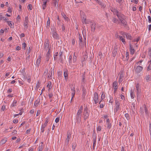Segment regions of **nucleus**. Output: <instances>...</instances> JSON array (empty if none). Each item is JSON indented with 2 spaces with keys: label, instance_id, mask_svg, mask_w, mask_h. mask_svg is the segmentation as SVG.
Listing matches in <instances>:
<instances>
[{
  "label": "nucleus",
  "instance_id": "obj_1",
  "mask_svg": "<svg viewBox=\"0 0 151 151\" xmlns=\"http://www.w3.org/2000/svg\"><path fill=\"white\" fill-rule=\"evenodd\" d=\"M90 113V111L88 109L87 106H86L84 109L83 112V115L84 120H86L89 118Z\"/></svg>",
  "mask_w": 151,
  "mask_h": 151
},
{
  "label": "nucleus",
  "instance_id": "obj_2",
  "mask_svg": "<svg viewBox=\"0 0 151 151\" xmlns=\"http://www.w3.org/2000/svg\"><path fill=\"white\" fill-rule=\"evenodd\" d=\"M51 30L53 37L56 40H59V36L55 31V28L52 29L51 28Z\"/></svg>",
  "mask_w": 151,
  "mask_h": 151
},
{
  "label": "nucleus",
  "instance_id": "obj_3",
  "mask_svg": "<svg viewBox=\"0 0 151 151\" xmlns=\"http://www.w3.org/2000/svg\"><path fill=\"white\" fill-rule=\"evenodd\" d=\"M81 115L82 112L78 111L76 116V120L78 123H80L81 122Z\"/></svg>",
  "mask_w": 151,
  "mask_h": 151
},
{
  "label": "nucleus",
  "instance_id": "obj_4",
  "mask_svg": "<svg viewBox=\"0 0 151 151\" xmlns=\"http://www.w3.org/2000/svg\"><path fill=\"white\" fill-rule=\"evenodd\" d=\"M116 15L117 17L119 20H121V19H125V16L119 12H117V14H116Z\"/></svg>",
  "mask_w": 151,
  "mask_h": 151
},
{
  "label": "nucleus",
  "instance_id": "obj_5",
  "mask_svg": "<svg viewBox=\"0 0 151 151\" xmlns=\"http://www.w3.org/2000/svg\"><path fill=\"white\" fill-rule=\"evenodd\" d=\"M94 96L93 99L96 104L97 103L99 102V96L98 94L96 92L94 93Z\"/></svg>",
  "mask_w": 151,
  "mask_h": 151
},
{
  "label": "nucleus",
  "instance_id": "obj_6",
  "mask_svg": "<svg viewBox=\"0 0 151 151\" xmlns=\"http://www.w3.org/2000/svg\"><path fill=\"white\" fill-rule=\"evenodd\" d=\"M120 105V103L119 101L117 100H115V106L116 107L114 109V112H116L119 109V106Z\"/></svg>",
  "mask_w": 151,
  "mask_h": 151
},
{
  "label": "nucleus",
  "instance_id": "obj_7",
  "mask_svg": "<svg viewBox=\"0 0 151 151\" xmlns=\"http://www.w3.org/2000/svg\"><path fill=\"white\" fill-rule=\"evenodd\" d=\"M28 17L27 16L25 18L24 26L26 29L27 28L28 25Z\"/></svg>",
  "mask_w": 151,
  "mask_h": 151
},
{
  "label": "nucleus",
  "instance_id": "obj_8",
  "mask_svg": "<svg viewBox=\"0 0 151 151\" xmlns=\"http://www.w3.org/2000/svg\"><path fill=\"white\" fill-rule=\"evenodd\" d=\"M117 46H115L114 50H113L112 51V56L114 57H115L117 53Z\"/></svg>",
  "mask_w": 151,
  "mask_h": 151
},
{
  "label": "nucleus",
  "instance_id": "obj_9",
  "mask_svg": "<svg viewBox=\"0 0 151 151\" xmlns=\"http://www.w3.org/2000/svg\"><path fill=\"white\" fill-rule=\"evenodd\" d=\"M143 68L140 65L137 66L135 70V72L136 73H139L143 69Z\"/></svg>",
  "mask_w": 151,
  "mask_h": 151
},
{
  "label": "nucleus",
  "instance_id": "obj_10",
  "mask_svg": "<svg viewBox=\"0 0 151 151\" xmlns=\"http://www.w3.org/2000/svg\"><path fill=\"white\" fill-rule=\"evenodd\" d=\"M93 22L92 21L90 20L89 19H84L82 20V23L83 24H91V23Z\"/></svg>",
  "mask_w": 151,
  "mask_h": 151
},
{
  "label": "nucleus",
  "instance_id": "obj_11",
  "mask_svg": "<svg viewBox=\"0 0 151 151\" xmlns=\"http://www.w3.org/2000/svg\"><path fill=\"white\" fill-rule=\"evenodd\" d=\"M54 67L53 68L52 67H51L50 70L49 72V76L48 75V78H52V75H54Z\"/></svg>",
  "mask_w": 151,
  "mask_h": 151
},
{
  "label": "nucleus",
  "instance_id": "obj_12",
  "mask_svg": "<svg viewBox=\"0 0 151 151\" xmlns=\"http://www.w3.org/2000/svg\"><path fill=\"white\" fill-rule=\"evenodd\" d=\"M125 36L127 39L129 40H130L133 39L131 35L129 33H124V36Z\"/></svg>",
  "mask_w": 151,
  "mask_h": 151
},
{
  "label": "nucleus",
  "instance_id": "obj_13",
  "mask_svg": "<svg viewBox=\"0 0 151 151\" xmlns=\"http://www.w3.org/2000/svg\"><path fill=\"white\" fill-rule=\"evenodd\" d=\"M90 25L91 31L94 32L95 30V28L96 27V23L93 21Z\"/></svg>",
  "mask_w": 151,
  "mask_h": 151
},
{
  "label": "nucleus",
  "instance_id": "obj_14",
  "mask_svg": "<svg viewBox=\"0 0 151 151\" xmlns=\"http://www.w3.org/2000/svg\"><path fill=\"white\" fill-rule=\"evenodd\" d=\"M136 88L137 90V94L139 95L141 92V90L140 89V87L139 84V83H137L136 86Z\"/></svg>",
  "mask_w": 151,
  "mask_h": 151
},
{
  "label": "nucleus",
  "instance_id": "obj_15",
  "mask_svg": "<svg viewBox=\"0 0 151 151\" xmlns=\"http://www.w3.org/2000/svg\"><path fill=\"white\" fill-rule=\"evenodd\" d=\"M42 1V7L43 10H45L46 9V5H47V0H41Z\"/></svg>",
  "mask_w": 151,
  "mask_h": 151
},
{
  "label": "nucleus",
  "instance_id": "obj_16",
  "mask_svg": "<svg viewBox=\"0 0 151 151\" xmlns=\"http://www.w3.org/2000/svg\"><path fill=\"white\" fill-rule=\"evenodd\" d=\"M82 98L83 99H84L85 96L86 94V89H82Z\"/></svg>",
  "mask_w": 151,
  "mask_h": 151
},
{
  "label": "nucleus",
  "instance_id": "obj_17",
  "mask_svg": "<svg viewBox=\"0 0 151 151\" xmlns=\"http://www.w3.org/2000/svg\"><path fill=\"white\" fill-rule=\"evenodd\" d=\"M145 79L146 80V81L147 82H149L151 81V74L147 75L145 77Z\"/></svg>",
  "mask_w": 151,
  "mask_h": 151
},
{
  "label": "nucleus",
  "instance_id": "obj_18",
  "mask_svg": "<svg viewBox=\"0 0 151 151\" xmlns=\"http://www.w3.org/2000/svg\"><path fill=\"white\" fill-rule=\"evenodd\" d=\"M129 51L131 54L132 55L135 52V50L134 49L131 44H129Z\"/></svg>",
  "mask_w": 151,
  "mask_h": 151
},
{
  "label": "nucleus",
  "instance_id": "obj_19",
  "mask_svg": "<svg viewBox=\"0 0 151 151\" xmlns=\"http://www.w3.org/2000/svg\"><path fill=\"white\" fill-rule=\"evenodd\" d=\"M47 124V120H46L45 122L44 123V124H42V125L41 128V130L42 131V132H44V129L46 127Z\"/></svg>",
  "mask_w": 151,
  "mask_h": 151
},
{
  "label": "nucleus",
  "instance_id": "obj_20",
  "mask_svg": "<svg viewBox=\"0 0 151 151\" xmlns=\"http://www.w3.org/2000/svg\"><path fill=\"white\" fill-rule=\"evenodd\" d=\"M85 72H84L83 73L82 76L81 83H86V80L85 79Z\"/></svg>",
  "mask_w": 151,
  "mask_h": 151
},
{
  "label": "nucleus",
  "instance_id": "obj_21",
  "mask_svg": "<svg viewBox=\"0 0 151 151\" xmlns=\"http://www.w3.org/2000/svg\"><path fill=\"white\" fill-rule=\"evenodd\" d=\"M64 76L65 77V79L67 80L68 78V71L67 70H64Z\"/></svg>",
  "mask_w": 151,
  "mask_h": 151
},
{
  "label": "nucleus",
  "instance_id": "obj_22",
  "mask_svg": "<svg viewBox=\"0 0 151 151\" xmlns=\"http://www.w3.org/2000/svg\"><path fill=\"white\" fill-rule=\"evenodd\" d=\"M125 19H121L120 21L121 23L123 25V26L124 27H126L127 25V23L126 21L125 20Z\"/></svg>",
  "mask_w": 151,
  "mask_h": 151
},
{
  "label": "nucleus",
  "instance_id": "obj_23",
  "mask_svg": "<svg viewBox=\"0 0 151 151\" xmlns=\"http://www.w3.org/2000/svg\"><path fill=\"white\" fill-rule=\"evenodd\" d=\"M41 57L40 56L38 58L36 62V65L38 66L39 65V64H40V61L41 60Z\"/></svg>",
  "mask_w": 151,
  "mask_h": 151
},
{
  "label": "nucleus",
  "instance_id": "obj_24",
  "mask_svg": "<svg viewBox=\"0 0 151 151\" xmlns=\"http://www.w3.org/2000/svg\"><path fill=\"white\" fill-rule=\"evenodd\" d=\"M8 24V25L11 28H14V24L13 23H12L11 21H7Z\"/></svg>",
  "mask_w": 151,
  "mask_h": 151
},
{
  "label": "nucleus",
  "instance_id": "obj_25",
  "mask_svg": "<svg viewBox=\"0 0 151 151\" xmlns=\"http://www.w3.org/2000/svg\"><path fill=\"white\" fill-rule=\"evenodd\" d=\"M81 17L82 19V20L83 19H86V16L84 14L83 12H82L81 13Z\"/></svg>",
  "mask_w": 151,
  "mask_h": 151
},
{
  "label": "nucleus",
  "instance_id": "obj_26",
  "mask_svg": "<svg viewBox=\"0 0 151 151\" xmlns=\"http://www.w3.org/2000/svg\"><path fill=\"white\" fill-rule=\"evenodd\" d=\"M63 54V52L60 51L59 52V59L60 60L61 62L62 63H63L62 61H63V59L62 58V55Z\"/></svg>",
  "mask_w": 151,
  "mask_h": 151
},
{
  "label": "nucleus",
  "instance_id": "obj_27",
  "mask_svg": "<svg viewBox=\"0 0 151 151\" xmlns=\"http://www.w3.org/2000/svg\"><path fill=\"white\" fill-rule=\"evenodd\" d=\"M123 76L122 74L120 75L119 80V83H120L123 81Z\"/></svg>",
  "mask_w": 151,
  "mask_h": 151
},
{
  "label": "nucleus",
  "instance_id": "obj_28",
  "mask_svg": "<svg viewBox=\"0 0 151 151\" xmlns=\"http://www.w3.org/2000/svg\"><path fill=\"white\" fill-rule=\"evenodd\" d=\"M117 84V81H115L113 83L112 86L114 87V88H118Z\"/></svg>",
  "mask_w": 151,
  "mask_h": 151
},
{
  "label": "nucleus",
  "instance_id": "obj_29",
  "mask_svg": "<svg viewBox=\"0 0 151 151\" xmlns=\"http://www.w3.org/2000/svg\"><path fill=\"white\" fill-rule=\"evenodd\" d=\"M79 40L80 45H81V44H82L83 42V39L81 35L79 34Z\"/></svg>",
  "mask_w": 151,
  "mask_h": 151
},
{
  "label": "nucleus",
  "instance_id": "obj_30",
  "mask_svg": "<svg viewBox=\"0 0 151 151\" xmlns=\"http://www.w3.org/2000/svg\"><path fill=\"white\" fill-rule=\"evenodd\" d=\"M71 90L72 91V95L73 96V97L74 96V95L75 94V88L74 87H71ZM73 97H72V99Z\"/></svg>",
  "mask_w": 151,
  "mask_h": 151
},
{
  "label": "nucleus",
  "instance_id": "obj_31",
  "mask_svg": "<svg viewBox=\"0 0 151 151\" xmlns=\"http://www.w3.org/2000/svg\"><path fill=\"white\" fill-rule=\"evenodd\" d=\"M111 11L114 13H115L116 15L117 14V12H119L115 8H112V9H111Z\"/></svg>",
  "mask_w": 151,
  "mask_h": 151
},
{
  "label": "nucleus",
  "instance_id": "obj_32",
  "mask_svg": "<svg viewBox=\"0 0 151 151\" xmlns=\"http://www.w3.org/2000/svg\"><path fill=\"white\" fill-rule=\"evenodd\" d=\"M144 111L146 114H148V109L146 107V106L145 104L144 105Z\"/></svg>",
  "mask_w": 151,
  "mask_h": 151
},
{
  "label": "nucleus",
  "instance_id": "obj_33",
  "mask_svg": "<svg viewBox=\"0 0 151 151\" xmlns=\"http://www.w3.org/2000/svg\"><path fill=\"white\" fill-rule=\"evenodd\" d=\"M52 84L51 82L50 81H49L48 82V88H49V89H50L52 88Z\"/></svg>",
  "mask_w": 151,
  "mask_h": 151
},
{
  "label": "nucleus",
  "instance_id": "obj_34",
  "mask_svg": "<svg viewBox=\"0 0 151 151\" xmlns=\"http://www.w3.org/2000/svg\"><path fill=\"white\" fill-rule=\"evenodd\" d=\"M17 102V101L14 100V101L13 103L11 105V107H12L16 106V104Z\"/></svg>",
  "mask_w": 151,
  "mask_h": 151
},
{
  "label": "nucleus",
  "instance_id": "obj_35",
  "mask_svg": "<svg viewBox=\"0 0 151 151\" xmlns=\"http://www.w3.org/2000/svg\"><path fill=\"white\" fill-rule=\"evenodd\" d=\"M92 138H93V141H96V136L95 132H93L92 134Z\"/></svg>",
  "mask_w": 151,
  "mask_h": 151
},
{
  "label": "nucleus",
  "instance_id": "obj_36",
  "mask_svg": "<svg viewBox=\"0 0 151 151\" xmlns=\"http://www.w3.org/2000/svg\"><path fill=\"white\" fill-rule=\"evenodd\" d=\"M105 98V95L104 92H102V93L101 96V100H103Z\"/></svg>",
  "mask_w": 151,
  "mask_h": 151
},
{
  "label": "nucleus",
  "instance_id": "obj_37",
  "mask_svg": "<svg viewBox=\"0 0 151 151\" xmlns=\"http://www.w3.org/2000/svg\"><path fill=\"white\" fill-rule=\"evenodd\" d=\"M69 65H70L72 63V56L71 55H70L69 56Z\"/></svg>",
  "mask_w": 151,
  "mask_h": 151
},
{
  "label": "nucleus",
  "instance_id": "obj_38",
  "mask_svg": "<svg viewBox=\"0 0 151 151\" xmlns=\"http://www.w3.org/2000/svg\"><path fill=\"white\" fill-rule=\"evenodd\" d=\"M6 141H7L6 139H2L0 142V145L1 144V145H2V144L5 143L6 142Z\"/></svg>",
  "mask_w": 151,
  "mask_h": 151
},
{
  "label": "nucleus",
  "instance_id": "obj_39",
  "mask_svg": "<svg viewBox=\"0 0 151 151\" xmlns=\"http://www.w3.org/2000/svg\"><path fill=\"white\" fill-rule=\"evenodd\" d=\"M77 59V57L75 55V52H74V54H73V62L74 63L75 62L76 60Z\"/></svg>",
  "mask_w": 151,
  "mask_h": 151
},
{
  "label": "nucleus",
  "instance_id": "obj_40",
  "mask_svg": "<svg viewBox=\"0 0 151 151\" xmlns=\"http://www.w3.org/2000/svg\"><path fill=\"white\" fill-rule=\"evenodd\" d=\"M131 109L133 111L135 109V104L134 103L132 104H131Z\"/></svg>",
  "mask_w": 151,
  "mask_h": 151
},
{
  "label": "nucleus",
  "instance_id": "obj_41",
  "mask_svg": "<svg viewBox=\"0 0 151 151\" xmlns=\"http://www.w3.org/2000/svg\"><path fill=\"white\" fill-rule=\"evenodd\" d=\"M48 48H49L48 50V58L50 57V52H51V51H50V48L49 47V46L48 47Z\"/></svg>",
  "mask_w": 151,
  "mask_h": 151
},
{
  "label": "nucleus",
  "instance_id": "obj_42",
  "mask_svg": "<svg viewBox=\"0 0 151 151\" xmlns=\"http://www.w3.org/2000/svg\"><path fill=\"white\" fill-rule=\"evenodd\" d=\"M125 116L126 117L127 120H129L130 118L129 116V115L128 113H126L125 114Z\"/></svg>",
  "mask_w": 151,
  "mask_h": 151
},
{
  "label": "nucleus",
  "instance_id": "obj_43",
  "mask_svg": "<svg viewBox=\"0 0 151 151\" xmlns=\"http://www.w3.org/2000/svg\"><path fill=\"white\" fill-rule=\"evenodd\" d=\"M69 140L66 139L65 140V145L66 146H67L69 143Z\"/></svg>",
  "mask_w": 151,
  "mask_h": 151
},
{
  "label": "nucleus",
  "instance_id": "obj_44",
  "mask_svg": "<svg viewBox=\"0 0 151 151\" xmlns=\"http://www.w3.org/2000/svg\"><path fill=\"white\" fill-rule=\"evenodd\" d=\"M106 125H107V129H110V128H111V124L110 123H107L106 124Z\"/></svg>",
  "mask_w": 151,
  "mask_h": 151
},
{
  "label": "nucleus",
  "instance_id": "obj_45",
  "mask_svg": "<svg viewBox=\"0 0 151 151\" xmlns=\"http://www.w3.org/2000/svg\"><path fill=\"white\" fill-rule=\"evenodd\" d=\"M22 49L25 50V48L26 46V44L25 42H23L22 44Z\"/></svg>",
  "mask_w": 151,
  "mask_h": 151
},
{
  "label": "nucleus",
  "instance_id": "obj_46",
  "mask_svg": "<svg viewBox=\"0 0 151 151\" xmlns=\"http://www.w3.org/2000/svg\"><path fill=\"white\" fill-rule=\"evenodd\" d=\"M28 9L30 10H32V6L31 4H29L28 6Z\"/></svg>",
  "mask_w": 151,
  "mask_h": 151
},
{
  "label": "nucleus",
  "instance_id": "obj_47",
  "mask_svg": "<svg viewBox=\"0 0 151 151\" xmlns=\"http://www.w3.org/2000/svg\"><path fill=\"white\" fill-rule=\"evenodd\" d=\"M40 86V83L39 81H38L37 83L36 88L37 90L39 87Z\"/></svg>",
  "mask_w": 151,
  "mask_h": 151
},
{
  "label": "nucleus",
  "instance_id": "obj_48",
  "mask_svg": "<svg viewBox=\"0 0 151 151\" xmlns=\"http://www.w3.org/2000/svg\"><path fill=\"white\" fill-rule=\"evenodd\" d=\"M83 109V106H81L80 108H79V109L78 110V111H79V112H82Z\"/></svg>",
  "mask_w": 151,
  "mask_h": 151
},
{
  "label": "nucleus",
  "instance_id": "obj_49",
  "mask_svg": "<svg viewBox=\"0 0 151 151\" xmlns=\"http://www.w3.org/2000/svg\"><path fill=\"white\" fill-rule=\"evenodd\" d=\"M86 83H81V88L82 89H85V86Z\"/></svg>",
  "mask_w": 151,
  "mask_h": 151
},
{
  "label": "nucleus",
  "instance_id": "obj_50",
  "mask_svg": "<svg viewBox=\"0 0 151 151\" xmlns=\"http://www.w3.org/2000/svg\"><path fill=\"white\" fill-rule=\"evenodd\" d=\"M47 44V42H45V47H44V50L45 51H46L47 50V49L46 47Z\"/></svg>",
  "mask_w": 151,
  "mask_h": 151
},
{
  "label": "nucleus",
  "instance_id": "obj_51",
  "mask_svg": "<svg viewBox=\"0 0 151 151\" xmlns=\"http://www.w3.org/2000/svg\"><path fill=\"white\" fill-rule=\"evenodd\" d=\"M109 97L110 98V100L109 101V102L110 103H111V104H112L113 103V98L111 97V96H109Z\"/></svg>",
  "mask_w": 151,
  "mask_h": 151
},
{
  "label": "nucleus",
  "instance_id": "obj_52",
  "mask_svg": "<svg viewBox=\"0 0 151 151\" xmlns=\"http://www.w3.org/2000/svg\"><path fill=\"white\" fill-rule=\"evenodd\" d=\"M126 59H127V60H128L129 58V53L128 52H126Z\"/></svg>",
  "mask_w": 151,
  "mask_h": 151
},
{
  "label": "nucleus",
  "instance_id": "obj_53",
  "mask_svg": "<svg viewBox=\"0 0 151 151\" xmlns=\"http://www.w3.org/2000/svg\"><path fill=\"white\" fill-rule=\"evenodd\" d=\"M130 95L132 99L134 98V97L135 96V95L132 92H131L130 93Z\"/></svg>",
  "mask_w": 151,
  "mask_h": 151
},
{
  "label": "nucleus",
  "instance_id": "obj_54",
  "mask_svg": "<svg viewBox=\"0 0 151 151\" xmlns=\"http://www.w3.org/2000/svg\"><path fill=\"white\" fill-rule=\"evenodd\" d=\"M52 2L53 3L55 6H56L57 4H58V2H57V0H53ZM57 5H58V4H57Z\"/></svg>",
  "mask_w": 151,
  "mask_h": 151
},
{
  "label": "nucleus",
  "instance_id": "obj_55",
  "mask_svg": "<svg viewBox=\"0 0 151 151\" xmlns=\"http://www.w3.org/2000/svg\"><path fill=\"white\" fill-rule=\"evenodd\" d=\"M58 78H59L61 77V76H62V72H61L60 71L58 72Z\"/></svg>",
  "mask_w": 151,
  "mask_h": 151
},
{
  "label": "nucleus",
  "instance_id": "obj_56",
  "mask_svg": "<svg viewBox=\"0 0 151 151\" xmlns=\"http://www.w3.org/2000/svg\"><path fill=\"white\" fill-rule=\"evenodd\" d=\"M151 70V65L150 64L149 65V66H148L147 70V71L150 70Z\"/></svg>",
  "mask_w": 151,
  "mask_h": 151
},
{
  "label": "nucleus",
  "instance_id": "obj_57",
  "mask_svg": "<svg viewBox=\"0 0 151 151\" xmlns=\"http://www.w3.org/2000/svg\"><path fill=\"white\" fill-rule=\"evenodd\" d=\"M148 22L149 23H150L151 22V17L150 16H148Z\"/></svg>",
  "mask_w": 151,
  "mask_h": 151
},
{
  "label": "nucleus",
  "instance_id": "obj_58",
  "mask_svg": "<svg viewBox=\"0 0 151 151\" xmlns=\"http://www.w3.org/2000/svg\"><path fill=\"white\" fill-rule=\"evenodd\" d=\"M72 144V149L73 150H74L76 147V145L75 144Z\"/></svg>",
  "mask_w": 151,
  "mask_h": 151
},
{
  "label": "nucleus",
  "instance_id": "obj_59",
  "mask_svg": "<svg viewBox=\"0 0 151 151\" xmlns=\"http://www.w3.org/2000/svg\"><path fill=\"white\" fill-rule=\"evenodd\" d=\"M67 136V138L66 139L69 140V139H70V133H68Z\"/></svg>",
  "mask_w": 151,
  "mask_h": 151
},
{
  "label": "nucleus",
  "instance_id": "obj_60",
  "mask_svg": "<svg viewBox=\"0 0 151 151\" xmlns=\"http://www.w3.org/2000/svg\"><path fill=\"white\" fill-rule=\"evenodd\" d=\"M118 21V20L116 18H114L113 20V21L115 23H116Z\"/></svg>",
  "mask_w": 151,
  "mask_h": 151
},
{
  "label": "nucleus",
  "instance_id": "obj_61",
  "mask_svg": "<svg viewBox=\"0 0 151 151\" xmlns=\"http://www.w3.org/2000/svg\"><path fill=\"white\" fill-rule=\"evenodd\" d=\"M60 120V118L59 117H57L55 119V122L56 123H58L59 122Z\"/></svg>",
  "mask_w": 151,
  "mask_h": 151
},
{
  "label": "nucleus",
  "instance_id": "obj_62",
  "mask_svg": "<svg viewBox=\"0 0 151 151\" xmlns=\"http://www.w3.org/2000/svg\"><path fill=\"white\" fill-rule=\"evenodd\" d=\"M21 49V47L19 46H17L16 48V50H19Z\"/></svg>",
  "mask_w": 151,
  "mask_h": 151
},
{
  "label": "nucleus",
  "instance_id": "obj_63",
  "mask_svg": "<svg viewBox=\"0 0 151 151\" xmlns=\"http://www.w3.org/2000/svg\"><path fill=\"white\" fill-rule=\"evenodd\" d=\"M121 40L123 42V44H124V45L126 43V42L125 41V40L124 38H122V40Z\"/></svg>",
  "mask_w": 151,
  "mask_h": 151
},
{
  "label": "nucleus",
  "instance_id": "obj_64",
  "mask_svg": "<svg viewBox=\"0 0 151 151\" xmlns=\"http://www.w3.org/2000/svg\"><path fill=\"white\" fill-rule=\"evenodd\" d=\"M13 122L14 123L16 124L18 123V119H14L13 120Z\"/></svg>",
  "mask_w": 151,
  "mask_h": 151
}]
</instances>
